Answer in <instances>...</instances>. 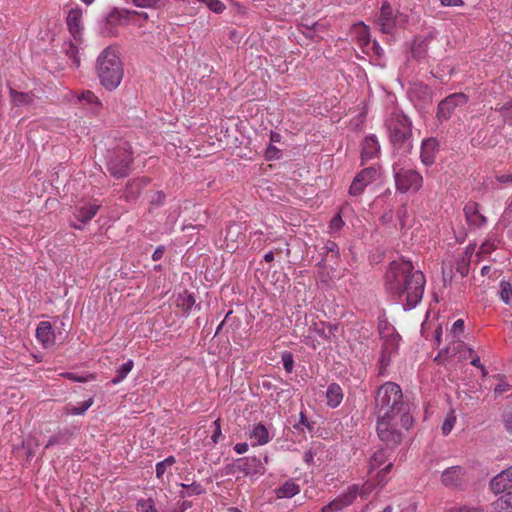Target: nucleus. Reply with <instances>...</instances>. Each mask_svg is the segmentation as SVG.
Wrapping results in <instances>:
<instances>
[{"label": "nucleus", "mask_w": 512, "mask_h": 512, "mask_svg": "<svg viewBox=\"0 0 512 512\" xmlns=\"http://www.w3.org/2000/svg\"><path fill=\"white\" fill-rule=\"evenodd\" d=\"M386 289L401 299L406 296L403 302L404 310H411L421 301L424 293L425 277L409 260L392 261L385 276Z\"/></svg>", "instance_id": "obj_1"}, {"label": "nucleus", "mask_w": 512, "mask_h": 512, "mask_svg": "<svg viewBox=\"0 0 512 512\" xmlns=\"http://www.w3.org/2000/svg\"><path fill=\"white\" fill-rule=\"evenodd\" d=\"M375 409L378 419H394L399 416L401 427L409 430L413 426L410 404L404 400L401 387L394 382H385L378 388Z\"/></svg>", "instance_id": "obj_2"}, {"label": "nucleus", "mask_w": 512, "mask_h": 512, "mask_svg": "<svg viewBox=\"0 0 512 512\" xmlns=\"http://www.w3.org/2000/svg\"><path fill=\"white\" fill-rule=\"evenodd\" d=\"M96 73L100 84L108 91L115 90L124 76L123 63L115 47L108 46L98 56Z\"/></svg>", "instance_id": "obj_3"}, {"label": "nucleus", "mask_w": 512, "mask_h": 512, "mask_svg": "<svg viewBox=\"0 0 512 512\" xmlns=\"http://www.w3.org/2000/svg\"><path fill=\"white\" fill-rule=\"evenodd\" d=\"M388 130L394 149L409 153L412 149V123L409 118L403 114H393Z\"/></svg>", "instance_id": "obj_4"}, {"label": "nucleus", "mask_w": 512, "mask_h": 512, "mask_svg": "<svg viewBox=\"0 0 512 512\" xmlns=\"http://www.w3.org/2000/svg\"><path fill=\"white\" fill-rule=\"evenodd\" d=\"M132 162L130 147L124 146L118 147L109 155L107 166L111 175L119 179L128 176Z\"/></svg>", "instance_id": "obj_5"}, {"label": "nucleus", "mask_w": 512, "mask_h": 512, "mask_svg": "<svg viewBox=\"0 0 512 512\" xmlns=\"http://www.w3.org/2000/svg\"><path fill=\"white\" fill-rule=\"evenodd\" d=\"M393 169L396 189L399 192L405 193L411 188L417 191L422 186L423 178L417 171L403 168L396 170V167Z\"/></svg>", "instance_id": "obj_6"}, {"label": "nucleus", "mask_w": 512, "mask_h": 512, "mask_svg": "<svg viewBox=\"0 0 512 512\" xmlns=\"http://www.w3.org/2000/svg\"><path fill=\"white\" fill-rule=\"evenodd\" d=\"M394 419L377 418V434L387 448H395L402 441V434L397 429Z\"/></svg>", "instance_id": "obj_7"}, {"label": "nucleus", "mask_w": 512, "mask_h": 512, "mask_svg": "<svg viewBox=\"0 0 512 512\" xmlns=\"http://www.w3.org/2000/svg\"><path fill=\"white\" fill-rule=\"evenodd\" d=\"M378 178V171L374 167H367L362 169L354 177L350 188L349 194L351 196H359L364 192L365 187L374 182Z\"/></svg>", "instance_id": "obj_8"}, {"label": "nucleus", "mask_w": 512, "mask_h": 512, "mask_svg": "<svg viewBox=\"0 0 512 512\" xmlns=\"http://www.w3.org/2000/svg\"><path fill=\"white\" fill-rule=\"evenodd\" d=\"M466 102V96L462 93L452 94L440 101L437 108V118L443 122L450 118L457 106Z\"/></svg>", "instance_id": "obj_9"}, {"label": "nucleus", "mask_w": 512, "mask_h": 512, "mask_svg": "<svg viewBox=\"0 0 512 512\" xmlns=\"http://www.w3.org/2000/svg\"><path fill=\"white\" fill-rule=\"evenodd\" d=\"M234 470L243 472L245 475H256L264 473V466L260 458L249 456L237 459L233 464Z\"/></svg>", "instance_id": "obj_10"}, {"label": "nucleus", "mask_w": 512, "mask_h": 512, "mask_svg": "<svg viewBox=\"0 0 512 512\" xmlns=\"http://www.w3.org/2000/svg\"><path fill=\"white\" fill-rule=\"evenodd\" d=\"M465 469L461 466H452L441 474V482L448 488H462L465 484Z\"/></svg>", "instance_id": "obj_11"}, {"label": "nucleus", "mask_w": 512, "mask_h": 512, "mask_svg": "<svg viewBox=\"0 0 512 512\" xmlns=\"http://www.w3.org/2000/svg\"><path fill=\"white\" fill-rule=\"evenodd\" d=\"M358 488L353 486L349 489V491L322 508V512H337L342 510L344 507L352 504L357 495Z\"/></svg>", "instance_id": "obj_12"}, {"label": "nucleus", "mask_w": 512, "mask_h": 512, "mask_svg": "<svg viewBox=\"0 0 512 512\" xmlns=\"http://www.w3.org/2000/svg\"><path fill=\"white\" fill-rule=\"evenodd\" d=\"M433 39H435L433 32L428 33L425 37H415L411 47L412 58L418 62L424 60L427 56L429 42Z\"/></svg>", "instance_id": "obj_13"}, {"label": "nucleus", "mask_w": 512, "mask_h": 512, "mask_svg": "<svg viewBox=\"0 0 512 512\" xmlns=\"http://www.w3.org/2000/svg\"><path fill=\"white\" fill-rule=\"evenodd\" d=\"M512 487V466L501 471L490 481L491 490L498 494Z\"/></svg>", "instance_id": "obj_14"}, {"label": "nucleus", "mask_w": 512, "mask_h": 512, "mask_svg": "<svg viewBox=\"0 0 512 512\" xmlns=\"http://www.w3.org/2000/svg\"><path fill=\"white\" fill-rule=\"evenodd\" d=\"M439 151V143L435 138H428L422 141L420 158L424 165L430 166L435 162Z\"/></svg>", "instance_id": "obj_15"}, {"label": "nucleus", "mask_w": 512, "mask_h": 512, "mask_svg": "<svg viewBox=\"0 0 512 512\" xmlns=\"http://www.w3.org/2000/svg\"><path fill=\"white\" fill-rule=\"evenodd\" d=\"M467 222L474 227H481L486 223V218L479 211V204L476 202H468L464 209Z\"/></svg>", "instance_id": "obj_16"}, {"label": "nucleus", "mask_w": 512, "mask_h": 512, "mask_svg": "<svg viewBox=\"0 0 512 512\" xmlns=\"http://www.w3.org/2000/svg\"><path fill=\"white\" fill-rule=\"evenodd\" d=\"M36 337L44 347H50L54 344L55 335L50 322L42 321L36 329Z\"/></svg>", "instance_id": "obj_17"}, {"label": "nucleus", "mask_w": 512, "mask_h": 512, "mask_svg": "<svg viewBox=\"0 0 512 512\" xmlns=\"http://www.w3.org/2000/svg\"><path fill=\"white\" fill-rule=\"evenodd\" d=\"M81 18L82 11L80 9H71L67 15V25L70 33L73 35L74 39H78L81 35Z\"/></svg>", "instance_id": "obj_18"}, {"label": "nucleus", "mask_w": 512, "mask_h": 512, "mask_svg": "<svg viewBox=\"0 0 512 512\" xmlns=\"http://www.w3.org/2000/svg\"><path fill=\"white\" fill-rule=\"evenodd\" d=\"M380 150L378 141L374 135L365 137L362 143L361 158L362 162L375 157Z\"/></svg>", "instance_id": "obj_19"}, {"label": "nucleus", "mask_w": 512, "mask_h": 512, "mask_svg": "<svg viewBox=\"0 0 512 512\" xmlns=\"http://www.w3.org/2000/svg\"><path fill=\"white\" fill-rule=\"evenodd\" d=\"M131 15H139L145 19L148 18V14L145 13V12H136V11H131V10H127V9H118V8H114L108 15H107V22L109 24H112V25H115L117 24L122 18H130Z\"/></svg>", "instance_id": "obj_20"}, {"label": "nucleus", "mask_w": 512, "mask_h": 512, "mask_svg": "<svg viewBox=\"0 0 512 512\" xmlns=\"http://www.w3.org/2000/svg\"><path fill=\"white\" fill-rule=\"evenodd\" d=\"M327 405L336 408L343 400V391L339 384L331 383L326 392Z\"/></svg>", "instance_id": "obj_21"}, {"label": "nucleus", "mask_w": 512, "mask_h": 512, "mask_svg": "<svg viewBox=\"0 0 512 512\" xmlns=\"http://www.w3.org/2000/svg\"><path fill=\"white\" fill-rule=\"evenodd\" d=\"M148 182H149V179H146V178H143L141 180L135 179V180L128 182V184L126 185V189H125V198L127 200H136L139 197L142 188Z\"/></svg>", "instance_id": "obj_22"}, {"label": "nucleus", "mask_w": 512, "mask_h": 512, "mask_svg": "<svg viewBox=\"0 0 512 512\" xmlns=\"http://www.w3.org/2000/svg\"><path fill=\"white\" fill-rule=\"evenodd\" d=\"M98 209L99 206L95 204L85 205L80 208H76L74 216L78 221L85 224L96 215Z\"/></svg>", "instance_id": "obj_23"}, {"label": "nucleus", "mask_w": 512, "mask_h": 512, "mask_svg": "<svg viewBox=\"0 0 512 512\" xmlns=\"http://www.w3.org/2000/svg\"><path fill=\"white\" fill-rule=\"evenodd\" d=\"M491 506L494 512H512V491L502 494Z\"/></svg>", "instance_id": "obj_24"}, {"label": "nucleus", "mask_w": 512, "mask_h": 512, "mask_svg": "<svg viewBox=\"0 0 512 512\" xmlns=\"http://www.w3.org/2000/svg\"><path fill=\"white\" fill-rule=\"evenodd\" d=\"M75 428H66L58 431L56 434L52 435L45 448H49L50 446H54L57 444H65L68 440L74 435Z\"/></svg>", "instance_id": "obj_25"}, {"label": "nucleus", "mask_w": 512, "mask_h": 512, "mask_svg": "<svg viewBox=\"0 0 512 512\" xmlns=\"http://www.w3.org/2000/svg\"><path fill=\"white\" fill-rule=\"evenodd\" d=\"M300 491L299 485L293 480H287L281 487L276 490L278 498H290L298 494Z\"/></svg>", "instance_id": "obj_26"}, {"label": "nucleus", "mask_w": 512, "mask_h": 512, "mask_svg": "<svg viewBox=\"0 0 512 512\" xmlns=\"http://www.w3.org/2000/svg\"><path fill=\"white\" fill-rule=\"evenodd\" d=\"M409 94L412 99L418 98L424 102L431 100V90L424 84H415L414 87L409 90Z\"/></svg>", "instance_id": "obj_27"}, {"label": "nucleus", "mask_w": 512, "mask_h": 512, "mask_svg": "<svg viewBox=\"0 0 512 512\" xmlns=\"http://www.w3.org/2000/svg\"><path fill=\"white\" fill-rule=\"evenodd\" d=\"M134 362L133 360H128L127 362L123 363L117 370L115 376L111 379V383L113 385H117L120 382H122L126 376L130 373V371L133 369Z\"/></svg>", "instance_id": "obj_28"}, {"label": "nucleus", "mask_w": 512, "mask_h": 512, "mask_svg": "<svg viewBox=\"0 0 512 512\" xmlns=\"http://www.w3.org/2000/svg\"><path fill=\"white\" fill-rule=\"evenodd\" d=\"M10 95L12 102L16 106L30 105L33 102V95L30 93L18 92L16 90L11 89Z\"/></svg>", "instance_id": "obj_29"}, {"label": "nucleus", "mask_w": 512, "mask_h": 512, "mask_svg": "<svg viewBox=\"0 0 512 512\" xmlns=\"http://www.w3.org/2000/svg\"><path fill=\"white\" fill-rule=\"evenodd\" d=\"M251 438H254L257 440V443L259 445H264L269 440V433L267 428L262 424H257L252 432H251Z\"/></svg>", "instance_id": "obj_30"}, {"label": "nucleus", "mask_w": 512, "mask_h": 512, "mask_svg": "<svg viewBox=\"0 0 512 512\" xmlns=\"http://www.w3.org/2000/svg\"><path fill=\"white\" fill-rule=\"evenodd\" d=\"M78 100L80 102L85 101L87 104L93 105L94 106V112H96V113L101 108V102L99 101L98 97L92 91H90V90L82 92L78 96Z\"/></svg>", "instance_id": "obj_31"}, {"label": "nucleus", "mask_w": 512, "mask_h": 512, "mask_svg": "<svg viewBox=\"0 0 512 512\" xmlns=\"http://www.w3.org/2000/svg\"><path fill=\"white\" fill-rule=\"evenodd\" d=\"M387 451L384 450V449H379L378 451H376L372 457L370 458V462H369V469L370 471L371 470H374V469H377L379 468L382 464L385 463V461L387 460Z\"/></svg>", "instance_id": "obj_32"}, {"label": "nucleus", "mask_w": 512, "mask_h": 512, "mask_svg": "<svg viewBox=\"0 0 512 512\" xmlns=\"http://www.w3.org/2000/svg\"><path fill=\"white\" fill-rule=\"evenodd\" d=\"M64 50H65L66 55L69 57V59L72 60V63L74 64V66L78 68L81 63L78 47L72 42H65Z\"/></svg>", "instance_id": "obj_33"}, {"label": "nucleus", "mask_w": 512, "mask_h": 512, "mask_svg": "<svg viewBox=\"0 0 512 512\" xmlns=\"http://www.w3.org/2000/svg\"><path fill=\"white\" fill-rule=\"evenodd\" d=\"M501 300L507 304H512V285L508 281L500 282V292H499Z\"/></svg>", "instance_id": "obj_34"}, {"label": "nucleus", "mask_w": 512, "mask_h": 512, "mask_svg": "<svg viewBox=\"0 0 512 512\" xmlns=\"http://www.w3.org/2000/svg\"><path fill=\"white\" fill-rule=\"evenodd\" d=\"M183 489H187V493L185 494L183 491L181 492V496H193V495H200L205 492V489L200 483L192 482V483H182L181 484Z\"/></svg>", "instance_id": "obj_35"}, {"label": "nucleus", "mask_w": 512, "mask_h": 512, "mask_svg": "<svg viewBox=\"0 0 512 512\" xmlns=\"http://www.w3.org/2000/svg\"><path fill=\"white\" fill-rule=\"evenodd\" d=\"M195 304V298L191 294L180 295L178 306L182 308L183 311L188 312Z\"/></svg>", "instance_id": "obj_36"}, {"label": "nucleus", "mask_w": 512, "mask_h": 512, "mask_svg": "<svg viewBox=\"0 0 512 512\" xmlns=\"http://www.w3.org/2000/svg\"><path fill=\"white\" fill-rule=\"evenodd\" d=\"M377 20L385 21V22L393 24L392 8L389 5V3H387V2L383 3L381 10H380V15Z\"/></svg>", "instance_id": "obj_37"}, {"label": "nucleus", "mask_w": 512, "mask_h": 512, "mask_svg": "<svg viewBox=\"0 0 512 512\" xmlns=\"http://www.w3.org/2000/svg\"><path fill=\"white\" fill-rule=\"evenodd\" d=\"M93 404V399L90 398L84 402H82L81 406L72 407L67 410L68 414L72 415H82L88 408H90Z\"/></svg>", "instance_id": "obj_38"}, {"label": "nucleus", "mask_w": 512, "mask_h": 512, "mask_svg": "<svg viewBox=\"0 0 512 512\" xmlns=\"http://www.w3.org/2000/svg\"><path fill=\"white\" fill-rule=\"evenodd\" d=\"M455 422H456V417L453 414V412H451L450 414H448L446 416V418L442 424V433L444 435H448L451 432V430L453 429Z\"/></svg>", "instance_id": "obj_39"}, {"label": "nucleus", "mask_w": 512, "mask_h": 512, "mask_svg": "<svg viewBox=\"0 0 512 512\" xmlns=\"http://www.w3.org/2000/svg\"><path fill=\"white\" fill-rule=\"evenodd\" d=\"M469 265L470 261L466 257H462L460 260L456 263V271L460 273L462 277H465L469 273Z\"/></svg>", "instance_id": "obj_40"}, {"label": "nucleus", "mask_w": 512, "mask_h": 512, "mask_svg": "<svg viewBox=\"0 0 512 512\" xmlns=\"http://www.w3.org/2000/svg\"><path fill=\"white\" fill-rule=\"evenodd\" d=\"M61 375L71 381H74V382H87V381L93 380L95 378V376L93 374H89L88 376L84 377V376H79L73 372H65V373H62Z\"/></svg>", "instance_id": "obj_41"}, {"label": "nucleus", "mask_w": 512, "mask_h": 512, "mask_svg": "<svg viewBox=\"0 0 512 512\" xmlns=\"http://www.w3.org/2000/svg\"><path fill=\"white\" fill-rule=\"evenodd\" d=\"M282 363L286 372L290 373L294 367V357L291 352H284L282 354Z\"/></svg>", "instance_id": "obj_42"}, {"label": "nucleus", "mask_w": 512, "mask_h": 512, "mask_svg": "<svg viewBox=\"0 0 512 512\" xmlns=\"http://www.w3.org/2000/svg\"><path fill=\"white\" fill-rule=\"evenodd\" d=\"M458 352V346L445 347L438 353V358H445V360H447L448 358L455 356Z\"/></svg>", "instance_id": "obj_43"}, {"label": "nucleus", "mask_w": 512, "mask_h": 512, "mask_svg": "<svg viewBox=\"0 0 512 512\" xmlns=\"http://www.w3.org/2000/svg\"><path fill=\"white\" fill-rule=\"evenodd\" d=\"M297 28L299 31L307 29L322 30L323 25L319 24L318 22L302 21L297 25Z\"/></svg>", "instance_id": "obj_44"}, {"label": "nucleus", "mask_w": 512, "mask_h": 512, "mask_svg": "<svg viewBox=\"0 0 512 512\" xmlns=\"http://www.w3.org/2000/svg\"><path fill=\"white\" fill-rule=\"evenodd\" d=\"M137 7L157 8L160 0H132Z\"/></svg>", "instance_id": "obj_45"}, {"label": "nucleus", "mask_w": 512, "mask_h": 512, "mask_svg": "<svg viewBox=\"0 0 512 512\" xmlns=\"http://www.w3.org/2000/svg\"><path fill=\"white\" fill-rule=\"evenodd\" d=\"M280 153H281L280 149H278L274 145H269L265 151V157L268 160L278 159L280 156Z\"/></svg>", "instance_id": "obj_46"}, {"label": "nucleus", "mask_w": 512, "mask_h": 512, "mask_svg": "<svg viewBox=\"0 0 512 512\" xmlns=\"http://www.w3.org/2000/svg\"><path fill=\"white\" fill-rule=\"evenodd\" d=\"M359 41L362 46H366L370 43V37L368 33V27L363 25L359 33Z\"/></svg>", "instance_id": "obj_47"}, {"label": "nucleus", "mask_w": 512, "mask_h": 512, "mask_svg": "<svg viewBox=\"0 0 512 512\" xmlns=\"http://www.w3.org/2000/svg\"><path fill=\"white\" fill-rule=\"evenodd\" d=\"M300 426H305L309 431L313 430V424L310 423L303 412L300 413V420L294 425L295 429H300Z\"/></svg>", "instance_id": "obj_48"}, {"label": "nucleus", "mask_w": 512, "mask_h": 512, "mask_svg": "<svg viewBox=\"0 0 512 512\" xmlns=\"http://www.w3.org/2000/svg\"><path fill=\"white\" fill-rule=\"evenodd\" d=\"M141 507V512H158L153 505L152 499H147L138 504Z\"/></svg>", "instance_id": "obj_49"}, {"label": "nucleus", "mask_w": 512, "mask_h": 512, "mask_svg": "<svg viewBox=\"0 0 512 512\" xmlns=\"http://www.w3.org/2000/svg\"><path fill=\"white\" fill-rule=\"evenodd\" d=\"M166 195L162 191H157L154 193L151 199V205L160 206L164 203Z\"/></svg>", "instance_id": "obj_50"}, {"label": "nucleus", "mask_w": 512, "mask_h": 512, "mask_svg": "<svg viewBox=\"0 0 512 512\" xmlns=\"http://www.w3.org/2000/svg\"><path fill=\"white\" fill-rule=\"evenodd\" d=\"M393 467L392 463H388L383 469L377 473V481L379 484L385 482V476L391 471Z\"/></svg>", "instance_id": "obj_51"}, {"label": "nucleus", "mask_w": 512, "mask_h": 512, "mask_svg": "<svg viewBox=\"0 0 512 512\" xmlns=\"http://www.w3.org/2000/svg\"><path fill=\"white\" fill-rule=\"evenodd\" d=\"M322 30H314V29H307V30H301L300 32L308 39L312 41H317V39L321 38L318 33Z\"/></svg>", "instance_id": "obj_52"}, {"label": "nucleus", "mask_w": 512, "mask_h": 512, "mask_svg": "<svg viewBox=\"0 0 512 512\" xmlns=\"http://www.w3.org/2000/svg\"><path fill=\"white\" fill-rule=\"evenodd\" d=\"M343 225H344V221L342 220V218H341V216L339 214L334 216L331 219L330 227L332 229L339 230V229H341L343 227Z\"/></svg>", "instance_id": "obj_53"}, {"label": "nucleus", "mask_w": 512, "mask_h": 512, "mask_svg": "<svg viewBox=\"0 0 512 512\" xmlns=\"http://www.w3.org/2000/svg\"><path fill=\"white\" fill-rule=\"evenodd\" d=\"M213 424L215 426V430L213 432L211 439L216 444L218 442V438L221 436L220 420L219 419L215 420L213 422Z\"/></svg>", "instance_id": "obj_54"}, {"label": "nucleus", "mask_w": 512, "mask_h": 512, "mask_svg": "<svg viewBox=\"0 0 512 512\" xmlns=\"http://www.w3.org/2000/svg\"><path fill=\"white\" fill-rule=\"evenodd\" d=\"M325 249L327 250V253H334L335 257L338 256V245L333 241H328L325 245Z\"/></svg>", "instance_id": "obj_55"}, {"label": "nucleus", "mask_w": 512, "mask_h": 512, "mask_svg": "<svg viewBox=\"0 0 512 512\" xmlns=\"http://www.w3.org/2000/svg\"><path fill=\"white\" fill-rule=\"evenodd\" d=\"M503 419L506 429L512 432V411L505 413Z\"/></svg>", "instance_id": "obj_56"}, {"label": "nucleus", "mask_w": 512, "mask_h": 512, "mask_svg": "<svg viewBox=\"0 0 512 512\" xmlns=\"http://www.w3.org/2000/svg\"><path fill=\"white\" fill-rule=\"evenodd\" d=\"M464 329V321L462 319H458L454 322L452 327V332L454 334L462 332Z\"/></svg>", "instance_id": "obj_57"}, {"label": "nucleus", "mask_w": 512, "mask_h": 512, "mask_svg": "<svg viewBox=\"0 0 512 512\" xmlns=\"http://www.w3.org/2000/svg\"><path fill=\"white\" fill-rule=\"evenodd\" d=\"M443 6L456 7L462 6L464 2L462 0H440Z\"/></svg>", "instance_id": "obj_58"}, {"label": "nucleus", "mask_w": 512, "mask_h": 512, "mask_svg": "<svg viewBox=\"0 0 512 512\" xmlns=\"http://www.w3.org/2000/svg\"><path fill=\"white\" fill-rule=\"evenodd\" d=\"M164 250H165L164 246H162V245L158 246L152 254V259L154 261L160 260L163 256Z\"/></svg>", "instance_id": "obj_59"}, {"label": "nucleus", "mask_w": 512, "mask_h": 512, "mask_svg": "<svg viewBox=\"0 0 512 512\" xmlns=\"http://www.w3.org/2000/svg\"><path fill=\"white\" fill-rule=\"evenodd\" d=\"M166 467L167 466L162 461L156 464V476H157V478H162V476L164 475V473L166 471Z\"/></svg>", "instance_id": "obj_60"}, {"label": "nucleus", "mask_w": 512, "mask_h": 512, "mask_svg": "<svg viewBox=\"0 0 512 512\" xmlns=\"http://www.w3.org/2000/svg\"><path fill=\"white\" fill-rule=\"evenodd\" d=\"M377 24L380 26L381 31L384 33H389L391 28L393 27V24L385 22V21L377 20Z\"/></svg>", "instance_id": "obj_61"}, {"label": "nucleus", "mask_w": 512, "mask_h": 512, "mask_svg": "<svg viewBox=\"0 0 512 512\" xmlns=\"http://www.w3.org/2000/svg\"><path fill=\"white\" fill-rule=\"evenodd\" d=\"M497 181L503 184H508L512 182V174H504L496 177Z\"/></svg>", "instance_id": "obj_62"}, {"label": "nucleus", "mask_w": 512, "mask_h": 512, "mask_svg": "<svg viewBox=\"0 0 512 512\" xmlns=\"http://www.w3.org/2000/svg\"><path fill=\"white\" fill-rule=\"evenodd\" d=\"M234 450L238 453V454H243L245 452H247L248 450V444L247 443H238L234 446Z\"/></svg>", "instance_id": "obj_63"}, {"label": "nucleus", "mask_w": 512, "mask_h": 512, "mask_svg": "<svg viewBox=\"0 0 512 512\" xmlns=\"http://www.w3.org/2000/svg\"><path fill=\"white\" fill-rule=\"evenodd\" d=\"M508 389H509V385L507 383H500L495 387L494 392L496 394H501V393L506 392Z\"/></svg>", "instance_id": "obj_64"}]
</instances>
